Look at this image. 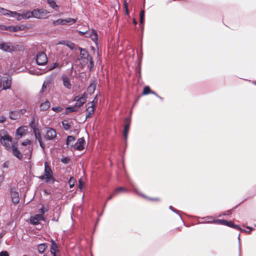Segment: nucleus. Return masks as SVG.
<instances>
[{"instance_id":"14","label":"nucleus","mask_w":256,"mask_h":256,"mask_svg":"<svg viewBox=\"0 0 256 256\" xmlns=\"http://www.w3.org/2000/svg\"><path fill=\"white\" fill-rule=\"evenodd\" d=\"M88 106L86 109L87 112L86 118H91L94 112V104L93 102L88 104Z\"/></svg>"},{"instance_id":"24","label":"nucleus","mask_w":256,"mask_h":256,"mask_svg":"<svg viewBox=\"0 0 256 256\" xmlns=\"http://www.w3.org/2000/svg\"><path fill=\"white\" fill-rule=\"evenodd\" d=\"M50 102L48 101H46L41 104L40 106V110H46L50 108Z\"/></svg>"},{"instance_id":"59","label":"nucleus","mask_w":256,"mask_h":256,"mask_svg":"<svg viewBox=\"0 0 256 256\" xmlns=\"http://www.w3.org/2000/svg\"><path fill=\"white\" fill-rule=\"evenodd\" d=\"M78 32L81 34L82 35H83V34H86V32L79 31Z\"/></svg>"},{"instance_id":"3","label":"nucleus","mask_w":256,"mask_h":256,"mask_svg":"<svg viewBox=\"0 0 256 256\" xmlns=\"http://www.w3.org/2000/svg\"><path fill=\"white\" fill-rule=\"evenodd\" d=\"M48 12L44 9H36L32 11V17L36 18H44L47 17Z\"/></svg>"},{"instance_id":"28","label":"nucleus","mask_w":256,"mask_h":256,"mask_svg":"<svg viewBox=\"0 0 256 256\" xmlns=\"http://www.w3.org/2000/svg\"><path fill=\"white\" fill-rule=\"evenodd\" d=\"M58 248L57 245L55 243L54 240H52V246L50 248V252L54 255V256H56L55 252Z\"/></svg>"},{"instance_id":"64","label":"nucleus","mask_w":256,"mask_h":256,"mask_svg":"<svg viewBox=\"0 0 256 256\" xmlns=\"http://www.w3.org/2000/svg\"><path fill=\"white\" fill-rule=\"evenodd\" d=\"M44 193L46 194H49V192H48L46 190H44Z\"/></svg>"},{"instance_id":"23","label":"nucleus","mask_w":256,"mask_h":256,"mask_svg":"<svg viewBox=\"0 0 256 256\" xmlns=\"http://www.w3.org/2000/svg\"><path fill=\"white\" fill-rule=\"evenodd\" d=\"M63 66V64L58 62H56L52 64L50 66L49 70H53L55 68H59L60 69Z\"/></svg>"},{"instance_id":"51","label":"nucleus","mask_w":256,"mask_h":256,"mask_svg":"<svg viewBox=\"0 0 256 256\" xmlns=\"http://www.w3.org/2000/svg\"><path fill=\"white\" fill-rule=\"evenodd\" d=\"M6 120V118L4 116H0V123H2Z\"/></svg>"},{"instance_id":"15","label":"nucleus","mask_w":256,"mask_h":256,"mask_svg":"<svg viewBox=\"0 0 256 256\" xmlns=\"http://www.w3.org/2000/svg\"><path fill=\"white\" fill-rule=\"evenodd\" d=\"M56 136V131L52 128H49L46 131V138L48 140H54Z\"/></svg>"},{"instance_id":"32","label":"nucleus","mask_w":256,"mask_h":256,"mask_svg":"<svg viewBox=\"0 0 256 256\" xmlns=\"http://www.w3.org/2000/svg\"><path fill=\"white\" fill-rule=\"evenodd\" d=\"M127 192V190L126 188L124 187H118L114 190V194L117 195L120 192Z\"/></svg>"},{"instance_id":"33","label":"nucleus","mask_w":256,"mask_h":256,"mask_svg":"<svg viewBox=\"0 0 256 256\" xmlns=\"http://www.w3.org/2000/svg\"><path fill=\"white\" fill-rule=\"evenodd\" d=\"M0 13L2 15L8 16L9 13H11V11L0 7Z\"/></svg>"},{"instance_id":"62","label":"nucleus","mask_w":256,"mask_h":256,"mask_svg":"<svg viewBox=\"0 0 256 256\" xmlns=\"http://www.w3.org/2000/svg\"><path fill=\"white\" fill-rule=\"evenodd\" d=\"M4 180V176H0V180Z\"/></svg>"},{"instance_id":"37","label":"nucleus","mask_w":256,"mask_h":256,"mask_svg":"<svg viewBox=\"0 0 256 256\" xmlns=\"http://www.w3.org/2000/svg\"><path fill=\"white\" fill-rule=\"evenodd\" d=\"M76 22V19L72 18H66V24H73Z\"/></svg>"},{"instance_id":"40","label":"nucleus","mask_w":256,"mask_h":256,"mask_svg":"<svg viewBox=\"0 0 256 256\" xmlns=\"http://www.w3.org/2000/svg\"><path fill=\"white\" fill-rule=\"evenodd\" d=\"M34 135L36 138L38 140V142H40L41 140V134L39 132H36V130H34Z\"/></svg>"},{"instance_id":"50","label":"nucleus","mask_w":256,"mask_h":256,"mask_svg":"<svg viewBox=\"0 0 256 256\" xmlns=\"http://www.w3.org/2000/svg\"><path fill=\"white\" fill-rule=\"evenodd\" d=\"M62 162L64 164H68L70 162V159L67 158H64L62 159Z\"/></svg>"},{"instance_id":"53","label":"nucleus","mask_w":256,"mask_h":256,"mask_svg":"<svg viewBox=\"0 0 256 256\" xmlns=\"http://www.w3.org/2000/svg\"><path fill=\"white\" fill-rule=\"evenodd\" d=\"M38 142L40 144V146L44 150V145L42 144V140H40V142Z\"/></svg>"},{"instance_id":"36","label":"nucleus","mask_w":256,"mask_h":256,"mask_svg":"<svg viewBox=\"0 0 256 256\" xmlns=\"http://www.w3.org/2000/svg\"><path fill=\"white\" fill-rule=\"evenodd\" d=\"M76 180L74 177H70L68 180V184L70 188H72L75 184Z\"/></svg>"},{"instance_id":"44","label":"nucleus","mask_w":256,"mask_h":256,"mask_svg":"<svg viewBox=\"0 0 256 256\" xmlns=\"http://www.w3.org/2000/svg\"><path fill=\"white\" fill-rule=\"evenodd\" d=\"M9 29V26H6L3 24H0V30H8Z\"/></svg>"},{"instance_id":"13","label":"nucleus","mask_w":256,"mask_h":256,"mask_svg":"<svg viewBox=\"0 0 256 256\" xmlns=\"http://www.w3.org/2000/svg\"><path fill=\"white\" fill-rule=\"evenodd\" d=\"M86 37L90 38L91 39L96 43V41L98 40V35L97 32L94 30L92 31L86 32Z\"/></svg>"},{"instance_id":"4","label":"nucleus","mask_w":256,"mask_h":256,"mask_svg":"<svg viewBox=\"0 0 256 256\" xmlns=\"http://www.w3.org/2000/svg\"><path fill=\"white\" fill-rule=\"evenodd\" d=\"M48 58L46 54L44 52L38 53L36 58V62L39 66H44L46 64Z\"/></svg>"},{"instance_id":"20","label":"nucleus","mask_w":256,"mask_h":256,"mask_svg":"<svg viewBox=\"0 0 256 256\" xmlns=\"http://www.w3.org/2000/svg\"><path fill=\"white\" fill-rule=\"evenodd\" d=\"M20 14V20L22 19H28L32 17V11L24 10Z\"/></svg>"},{"instance_id":"8","label":"nucleus","mask_w":256,"mask_h":256,"mask_svg":"<svg viewBox=\"0 0 256 256\" xmlns=\"http://www.w3.org/2000/svg\"><path fill=\"white\" fill-rule=\"evenodd\" d=\"M85 140L83 138H80L74 143V150H82L84 146Z\"/></svg>"},{"instance_id":"12","label":"nucleus","mask_w":256,"mask_h":256,"mask_svg":"<svg viewBox=\"0 0 256 256\" xmlns=\"http://www.w3.org/2000/svg\"><path fill=\"white\" fill-rule=\"evenodd\" d=\"M12 152L14 155L19 159H21L22 157V154L18 148V143L14 142L12 144Z\"/></svg>"},{"instance_id":"26","label":"nucleus","mask_w":256,"mask_h":256,"mask_svg":"<svg viewBox=\"0 0 256 256\" xmlns=\"http://www.w3.org/2000/svg\"><path fill=\"white\" fill-rule=\"evenodd\" d=\"M51 82V80L50 78H47L46 80L42 86V90L44 91L48 87H49Z\"/></svg>"},{"instance_id":"55","label":"nucleus","mask_w":256,"mask_h":256,"mask_svg":"<svg viewBox=\"0 0 256 256\" xmlns=\"http://www.w3.org/2000/svg\"><path fill=\"white\" fill-rule=\"evenodd\" d=\"M247 228L249 229L250 231L247 232V231H246L245 230H243V231H244L245 232H250V231L253 230V228H250V227H249V226H247Z\"/></svg>"},{"instance_id":"31","label":"nucleus","mask_w":256,"mask_h":256,"mask_svg":"<svg viewBox=\"0 0 256 256\" xmlns=\"http://www.w3.org/2000/svg\"><path fill=\"white\" fill-rule=\"evenodd\" d=\"M54 25H64L66 24V19H58L53 22Z\"/></svg>"},{"instance_id":"30","label":"nucleus","mask_w":256,"mask_h":256,"mask_svg":"<svg viewBox=\"0 0 256 256\" xmlns=\"http://www.w3.org/2000/svg\"><path fill=\"white\" fill-rule=\"evenodd\" d=\"M209 222L216 223V224H223V225H225V226H226V224L228 223L227 220H212Z\"/></svg>"},{"instance_id":"39","label":"nucleus","mask_w":256,"mask_h":256,"mask_svg":"<svg viewBox=\"0 0 256 256\" xmlns=\"http://www.w3.org/2000/svg\"><path fill=\"white\" fill-rule=\"evenodd\" d=\"M150 92H151V90H150V87L146 86L144 88L143 92H142V94L144 95H146V94H150Z\"/></svg>"},{"instance_id":"21","label":"nucleus","mask_w":256,"mask_h":256,"mask_svg":"<svg viewBox=\"0 0 256 256\" xmlns=\"http://www.w3.org/2000/svg\"><path fill=\"white\" fill-rule=\"evenodd\" d=\"M20 117V112L10 111L9 114V118L14 120L18 119Z\"/></svg>"},{"instance_id":"57","label":"nucleus","mask_w":256,"mask_h":256,"mask_svg":"<svg viewBox=\"0 0 256 256\" xmlns=\"http://www.w3.org/2000/svg\"><path fill=\"white\" fill-rule=\"evenodd\" d=\"M169 208L170 210H172V211H173L174 212H176V210H174L172 206H170Z\"/></svg>"},{"instance_id":"9","label":"nucleus","mask_w":256,"mask_h":256,"mask_svg":"<svg viewBox=\"0 0 256 256\" xmlns=\"http://www.w3.org/2000/svg\"><path fill=\"white\" fill-rule=\"evenodd\" d=\"M40 220H44V218L42 214H38L30 218V223L34 225L38 224Z\"/></svg>"},{"instance_id":"17","label":"nucleus","mask_w":256,"mask_h":256,"mask_svg":"<svg viewBox=\"0 0 256 256\" xmlns=\"http://www.w3.org/2000/svg\"><path fill=\"white\" fill-rule=\"evenodd\" d=\"M74 137L72 136H68L66 139V145L68 147L71 148L72 150H74Z\"/></svg>"},{"instance_id":"5","label":"nucleus","mask_w":256,"mask_h":256,"mask_svg":"<svg viewBox=\"0 0 256 256\" xmlns=\"http://www.w3.org/2000/svg\"><path fill=\"white\" fill-rule=\"evenodd\" d=\"M15 49V47L12 44L7 42H0V50L8 52H11Z\"/></svg>"},{"instance_id":"29","label":"nucleus","mask_w":256,"mask_h":256,"mask_svg":"<svg viewBox=\"0 0 256 256\" xmlns=\"http://www.w3.org/2000/svg\"><path fill=\"white\" fill-rule=\"evenodd\" d=\"M140 26L142 28H143L144 26V10H141L140 14Z\"/></svg>"},{"instance_id":"38","label":"nucleus","mask_w":256,"mask_h":256,"mask_svg":"<svg viewBox=\"0 0 256 256\" xmlns=\"http://www.w3.org/2000/svg\"><path fill=\"white\" fill-rule=\"evenodd\" d=\"M62 124L64 130H68L70 128V126L67 120H64Z\"/></svg>"},{"instance_id":"7","label":"nucleus","mask_w":256,"mask_h":256,"mask_svg":"<svg viewBox=\"0 0 256 256\" xmlns=\"http://www.w3.org/2000/svg\"><path fill=\"white\" fill-rule=\"evenodd\" d=\"M12 138L6 134L1 138L0 142L8 150L10 148V142H12Z\"/></svg>"},{"instance_id":"48","label":"nucleus","mask_w":256,"mask_h":256,"mask_svg":"<svg viewBox=\"0 0 256 256\" xmlns=\"http://www.w3.org/2000/svg\"><path fill=\"white\" fill-rule=\"evenodd\" d=\"M48 211V210L47 209H45L44 206H42V208H40V210H39V212L42 214H44L46 212Z\"/></svg>"},{"instance_id":"47","label":"nucleus","mask_w":256,"mask_h":256,"mask_svg":"<svg viewBox=\"0 0 256 256\" xmlns=\"http://www.w3.org/2000/svg\"><path fill=\"white\" fill-rule=\"evenodd\" d=\"M78 182H79V188L82 190L84 186V182L81 179L79 180Z\"/></svg>"},{"instance_id":"42","label":"nucleus","mask_w":256,"mask_h":256,"mask_svg":"<svg viewBox=\"0 0 256 256\" xmlns=\"http://www.w3.org/2000/svg\"><path fill=\"white\" fill-rule=\"evenodd\" d=\"M20 28L18 26H9L8 31L10 32H16L19 30Z\"/></svg>"},{"instance_id":"60","label":"nucleus","mask_w":256,"mask_h":256,"mask_svg":"<svg viewBox=\"0 0 256 256\" xmlns=\"http://www.w3.org/2000/svg\"><path fill=\"white\" fill-rule=\"evenodd\" d=\"M26 110L25 109H22L20 112H22V114H24L26 112Z\"/></svg>"},{"instance_id":"6","label":"nucleus","mask_w":256,"mask_h":256,"mask_svg":"<svg viewBox=\"0 0 256 256\" xmlns=\"http://www.w3.org/2000/svg\"><path fill=\"white\" fill-rule=\"evenodd\" d=\"M74 101H76L75 106L78 108L82 106L86 102V96L84 94L76 96L74 99Z\"/></svg>"},{"instance_id":"2","label":"nucleus","mask_w":256,"mask_h":256,"mask_svg":"<svg viewBox=\"0 0 256 256\" xmlns=\"http://www.w3.org/2000/svg\"><path fill=\"white\" fill-rule=\"evenodd\" d=\"M91 57L85 49L80 48V58H78V60L82 66L88 63L89 58Z\"/></svg>"},{"instance_id":"54","label":"nucleus","mask_w":256,"mask_h":256,"mask_svg":"<svg viewBox=\"0 0 256 256\" xmlns=\"http://www.w3.org/2000/svg\"><path fill=\"white\" fill-rule=\"evenodd\" d=\"M116 194H114V192L111 194L110 196H108L107 198V200H111L114 196Z\"/></svg>"},{"instance_id":"34","label":"nucleus","mask_w":256,"mask_h":256,"mask_svg":"<svg viewBox=\"0 0 256 256\" xmlns=\"http://www.w3.org/2000/svg\"><path fill=\"white\" fill-rule=\"evenodd\" d=\"M227 222L228 223L226 224V226L236 228L237 230H241V228L238 226L234 224L232 222L227 221Z\"/></svg>"},{"instance_id":"43","label":"nucleus","mask_w":256,"mask_h":256,"mask_svg":"<svg viewBox=\"0 0 256 256\" xmlns=\"http://www.w3.org/2000/svg\"><path fill=\"white\" fill-rule=\"evenodd\" d=\"M90 62V65L89 66V68L90 70H91L92 68H94V61L92 60V58L91 57L90 58H89V61Z\"/></svg>"},{"instance_id":"58","label":"nucleus","mask_w":256,"mask_h":256,"mask_svg":"<svg viewBox=\"0 0 256 256\" xmlns=\"http://www.w3.org/2000/svg\"><path fill=\"white\" fill-rule=\"evenodd\" d=\"M150 94H155L156 96L160 98H162L158 96L156 93L155 92H154V91H152L151 90V92H150Z\"/></svg>"},{"instance_id":"41","label":"nucleus","mask_w":256,"mask_h":256,"mask_svg":"<svg viewBox=\"0 0 256 256\" xmlns=\"http://www.w3.org/2000/svg\"><path fill=\"white\" fill-rule=\"evenodd\" d=\"M68 50L66 46H64L62 48V52L61 54L62 55V56H66L68 54L66 52V50Z\"/></svg>"},{"instance_id":"25","label":"nucleus","mask_w":256,"mask_h":256,"mask_svg":"<svg viewBox=\"0 0 256 256\" xmlns=\"http://www.w3.org/2000/svg\"><path fill=\"white\" fill-rule=\"evenodd\" d=\"M47 245L45 243L40 244L38 246V250L40 253H43L46 250Z\"/></svg>"},{"instance_id":"19","label":"nucleus","mask_w":256,"mask_h":256,"mask_svg":"<svg viewBox=\"0 0 256 256\" xmlns=\"http://www.w3.org/2000/svg\"><path fill=\"white\" fill-rule=\"evenodd\" d=\"M4 82L2 90L10 89L11 86L12 78H10L6 77V79H4Z\"/></svg>"},{"instance_id":"45","label":"nucleus","mask_w":256,"mask_h":256,"mask_svg":"<svg viewBox=\"0 0 256 256\" xmlns=\"http://www.w3.org/2000/svg\"><path fill=\"white\" fill-rule=\"evenodd\" d=\"M52 110L56 112H60L62 111V108L59 106L53 107Z\"/></svg>"},{"instance_id":"27","label":"nucleus","mask_w":256,"mask_h":256,"mask_svg":"<svg viewBox=\"0 0 256 256\" xmlns=\"http://www.w3.org/2000/svg\"><path fill=\"white\" fill-rule=\"evenodd\" d=\"M10 16L14 18H16L18 20H20V13H18L16 12L11 11V13H9Z\"/></svg>"},{"instance_id":"22","label":"nucleus","mask_w":256,"mask_h":256,"mask_svg":"<svg viewBox=\"0 0 256 256\" xmlns=\"http://www.w3.org/2000/svg\"><path fill=\"white\" fill-rule=\"evenodd\" d=\"M47 2L50 6L56 10L59 8V6L56 4L55 0H47Z\"/></svg>"},{"instance_id":"10","label":"nucleus","mask_w":256,"mask_h":256,"mask_svg":"<svg viewBox=\"0 0 256 256\" xmlns=\"http://www.w3.org/2000/svg\"><path fill=\"white\" fill-rule=\"evenodd\" d=\"M28 130L26 126H20L18 128L16 132V139L20 138L24 134H26Z\"/></svg>"},{"instance_id":"18","label":"nucleus","mask_w":256,"mask_h":256,"mask_svg":"<svg viewBox=\"0 0 256 256\" xmlns=\"http://www.w3.org/2000/svg\"><path fill=\"white\" fill-rule=\"evenodd\" d=\"M12 200L14 204H18L20 202L18 193L16 191L12 190L10 192Z\"/></svg>"},{"instance_id":"52","label":"nucleus","mask_w":256,"mask_h":256,"mask_svg":"<svg viewBox=\"0 0 256 256\" xmlns=\"http://www.w3.org/2000/svg\"><path fill=\"white\" fill-rule=\"evenodd\" d=\"M30 143V141L28 140H26L24 142H22V146H26L28 144H29Z\"/></svg>"},{"instance_id":"56","label":"nucleus","mask_w":256,"mask_h":256,"mask_svg":"<svg viewBox=\"0 0 256 256\" xmlns=\"http://www.w3.org/2000/svg\"><path fill=\"white\" fill-rule=\"evenodd\" d=\"M2 77L0 75V88H1L2 86Z\"/></svg>"},{"instance_id":"11","label":"nucleus","mask_w":256,"mask_h":256,"mask_svg":"<svg viewBox=\"0 0 256 256\" xmlns=\"http://www.w3.org/2000/svg\"><path fill=\"white\" fill-rule=\"evenodd\" d=\"M62 80L64 86L68 90H70L72 88V84L70 82L69 78L66 74H62Z\"/></svg>"},{"instance_id":"49","label":"nucleus","mask_w":256,"mask_h":256,"mask_svg":"<svg viewBox=\"0 0 256 256\" xmlns=\"http://www.w3.org/2000/svg\"><path fill=\"white\" fill-rule=\"evenodd\" d=\"M0 256H9L8 252L6 251H2L0 252Z\"/></svg>"},{"instance_id":"63","label":"nucleus","mask_w":256,"mask_h":256,"mask_svg":"<svg viewBox=\"0 0 256 256\" xmlns=\"http://www.w3.org/2000/svg\"><path fill=\"white\" fill-rule=\"evenodd\" d=\"M73 68H74L73 65L72 64V66H71V68H70V73H72V71L73 70Z\"/></svg>"},{"instance_id":"1","label":"nucleus","mask_w":256,"mask_h":256,"mask_svg":"<svg viewBox=\"0 0 256 256\" xmlns=\"http://www.w3.org/2000/svg\"><path fill=\"white\" fill-rule=\"evenodd\" d=\"M38 178L41 180H45L47 184H54V182L55 178L53 176L52 171L47 162H44V174L40 176Z\"/></svg>"},{"instance_id":"35","label":"nucleus","mask_w":256,"mask_h":256,"mask_svg":"<svg viewBox=\"0 0 256 256\" xmlns=\"http://www.w3.org/2000/svg\"><path fill=\"white\" fill-rule=\"evenodd\" d=\"M77 110V107L74 105L73 106H68L66 108V112H76Z\"/></svg>"},{"instance_id":"46","label":"nucleus","mask_w":256,"mask_h":256,"mask_svg":"<svg viewBox=\"0 0 256 256\" xmlns=\"http://www.w3.org/2000/svg\"><path fill=\"white\" fill-rule=\"evenodd\" d=\"M96 85L94 84H91L88 87V90L94 92L95 90Z\"/></svg>"},{"instance_id":"61","label":"nucleus","mask_w":256,"mask_h":256,"mask_svg":"<svg viewBox=\"0 0 256 256\" xmlns=\"http://www.w3.org/2000/svg\"><path fill=\"white\" fill-rule=\"evenodd\" d=\"M133 22H134V24H137V22H136V20H135V19H134V20H133Z\"/></svg>"},{"instance_id":"16","label":"nucleus","mask_w":256,"mask_h":256,"mask_svg":"<svg viewBox=\"0 0 256 256\" xmlns=\"http://www.w3.org/2000/svg\"><path fill=\"white\" fill-rule=\"evenodd\" d=\"M130 119L129 118H126V124L124 126V138L125 140H126L128 137V132L130 128Z\"/></svg>"}]
</instances>
